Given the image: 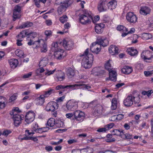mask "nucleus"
Segmentation results:
<instances>
[{"label": "nucleus", "mask_w": 153, "mask_h": 153, "mask_svg": "<svg viewBox=\"0 0 153 153\" xmlns=\"http://www.w3.org/2000/svg\"><path fill=\"white\" fill-rule=\"evenodd\" d=\"M29 34L27 33V32L23 30L21 32L20 34L17 36L20 39L24 38L25 37L26 35H28Z\"/></svg>", "instance_id": "44"}, {"label": "nucleus", "mask_w": 153, "mask_h": 153, "mask_svg": "<svg viewBox=\"0 0 153 153\" xmlns=\"http://www.w3.org/2000/svg\"><path fill=\"white\" fill-rule=\"evenodd\" d=\"M120 134L119 135V136L123 138H125V134H124L123 130L120 129Z\"/></svg>", "instance_id": "59"}, {"label": "nucleus", "mask_w": 153, "mask_h": 153, "mask_svg": "<svg viewBox=\"0 0 153 153\" xmlns=\"http://www.w3.org/2000/svg\"><path fill=\"white\" fill-rule=\"evenodd\" d=\"M82 59V66L85 68L87 69L90 68L91 67V61L89 60L87 57H81Z\"/></svg>", "instance_id": "18"}, {"label": "nucleus", "mask_w": 153, "mask_h": 153, "mask_svg": "<svg viewBox=\"0 0 153 153\" xmlns=\"http://www.w3.org/2000/svg\"><path fill=\"white\" fill-rule=\"evenodd\" d=\"M133 100L131 94L128 95L123 101L124 105L127 107L131 106L133 104Z\"/></svg>", "instance_id": "14"}, {"label": "nucleus", "mask_w": 153, "mask_h": 153, "mask_svg": "<svg viewBox=\"0 0 153 153\" xmlns=\"http://www.w3.org/2000/svg\"><path fill=\"white\" fill-rule=\"evenodd\" d=\"M69 1L66 0L62 4L59 6L58 8V12L59 14H62L65 10L66 8L68 7Z\"/></svg>", "instance_id": "16"}, {"label": "nucleus", "mask_w": 153, "mask_h": 153, "mask_svg": "<svg viewBox=\"0 0 153 153\" xmlns=\"http://www.w3.org/2000/svg\"><path fill=\"white\" fill-rule=\"evenodd\" d=\"M90 49L92 52L98 54L101 49V45L97 42L96 41V42L92 43Z\"/></svg>", "instance_id": "12"}, {"label": "nucleus", "mask_w": 153, "mask_h": 153, "mask_svg": "<svg viewBox=\"0 0 153 153\" xmlns=\"http://www.w3.org/2000/svg\"><path fill=\"white\" fill-rule=\"evenodd\" d=\"M9 62L12 68H14L17 67L18 62V60L15 59H12L9 61Z\"/></svg>", "instance_id": "26"}, {"label": "nucleus", "mask_w": 153, "mask_h": 153, "mask_svg": "<svg viewBox=\"0 0 153 153\" xmlns=\"http://www.w3.org/2000/svg\"><path fill=\"white\" fill-rule=\"evenodd\" d=\"M58 45L56 43H53L51 45V50L54 52L57 51Z\"/></svg>", "instance_id": "46"}, {"label": "nucleus", "mask_w": 153, "mask_h": 153, "mask_svg": "<svg viewBox=\"0 0 153 153\" xmlns=\"http://www.w3.org/2000/svg\"><path fill=\"white\" fill-rule=\"evenodd\" d=\"M56 121L55 119L53 118H51L48 120L47 124L48 126L52 127L55 125Z\"/></svg>", "instance_id": "41"}, {"label": "nucleus", "mask_w": 153, "mask_h": 153, "mask_svg": "<svg viewBox=\"0 0 153 153\" xmlns=\"http://www.w3.org/2000/svg\"><path fill=\"white\" fill-rule=\"evenodd\" d=\"M92 73L95 76L100 77L105 74L104 68L101 67L94 68L92 71Z\"/></svg>", "instance_id": "5"}, {"label": "nucleus", "mask_w": 153, "mask_h": 153, "mask_svg": "<svg viewBox=\"0 0 153 153\" xmlns=\"http://www.w3.org/2000/svg\"><path fill=\"white\" fill-rule=\"evenodd\" d=\"M81 153H92V149L90 147L81 149H80Z\"/></svg>", "instance_id": "38"}, {"label": "nucleus", "mask_w": 153, "mask_h": 153, "mask_svg": "<svg viewBox=\"0 0 153 153\" xmlns=\"http://www.w3.org/2000/svg\"><path fill=\"white\" fill-rule=\"evenodd\" d=\"M21 7L17 5L16 6L14 9L13 11H16L17 12H21Z\"/></svg>", "instance_id": "56"}, {"label": "nucleus", "mask_w": 153, "mask_h": 153, "mask_svg": "<svg viewBox=\"0 0 153 153\" xmlns=\"http://www.w3.org/2000/svg\"><path fill=\"white\" fill-rule=\"evenodd\" d=\"M82 85L79 84V82L75 84L66 85V88L71 89L72 90H74L77 88V87L81 86Z\"/></svg>", "instance_id": "36"}, {"label": "nucleus", "mask_w": 153, "mask_h": 153, "mask_svg": "<svg viewBox=\"0 0 153 153\" xmlns=\"http://www.w3.org/2000/svg\"><path fill=\"white\" fill-rule=\"evenodd\" d=\"M55 126L58 128L63 127L65 126L64 122L61 120H56Z\"/></svg>", "instance_id": "33"}, {"label": "nucleus", "mask_w": 153, "mask_h": 153, "mask_svg": "<svg viewBox=\"0 0 153 153\" xmlns=\"http://www.w3.org/2000/svg\"><path fill=\"white\" fill-rule=\"evenodd\" d=\"M114 125L113 123H110L106 125L105 127L107 131L111 128L114 126Z\"/></svg>", "instance_id": "55"}, {"label": "nucleus", "mask_w": 153, "mask_h": 153, "mask_svg": "<svg viewBox=\"0 0 153 153\" xmlns=\"http://www.w3.org/2000/svg\"><path fill=\"white\" fill-rule=\"evenodd\" d=\"M15 53L17 56L20 58H24L25 57L23 51L19 49H17L15 51Z\"/></svg>", "instance_id": "37"}, {"label": "nucleus", "mask_w": 153, "mask_h": 153, "mask_svg": "<svg viewBox=\"0 0 153 153\" xmlns=\"http://www.w3.org/2000/svg\"><path fill=\"white\" fill-rule=\"evenodd\" d=\"M66 88V85H59L56 87V90H59L61 89H64Z\"/></svg>", "instance_id": "58"}, {"label": "nucleus", "mask_w": 153, "mask_h": 153, "mask_svg": "<svg viewBox=\"0 0 153 153\" xmlns=\"http://www.w3.org/2000/svg\"><path fill=\"white\" fill-rule=\"evenodd\" d=\"M66 53L63 50H60L54 52L55 58L57 60H61L63 59L65 56Z\"/></svg>", "instance_id": "13"}, {"label": "nucleus", "mask_w": 153, "mask_h": 153, "mask_svg": "<svg viewBox=\"0 0 153 153\" xmlns=\"http://www.w3.org/2000/svg\"><path fill=\"white\" fill-rule=\"evenodd\" d=\"M133 102L135 103H139L140 102V98L139 94L137 93V92L136 91H134L133 93Z\"/></svg>", "instance_id": "29"}, {"label": "nucleus", "mask_w": 153, "mask_h": 153, "mask_svg": "<svg viewBox=\"0 0 153 153\" xmlns=\"http://www.w3.org/2000/svg\"><path fill=\"white\" fill-rule=\"evenodd\" d=\"M51 33H52L51 30H46L45 32V34L47 37L51 36Z\"/></svg>", "instance_id": "62"}, {"label": "nucleus", "mask_w": 153, "mask_h": 153, "mask_svg": "<svg viewBox=\"0 0 153 153\" xmlns=\"http://www.w3.org/2000/svg\"><path fill=\"white\" fill-rule=\"evenodd\" d=\"M11 132V131L9 130H6L4 131L2 133V135L7 137V135Z\"/></svg>", "instance_id": "52"}, {"label": "nucleus", "mask_w": 153, "mask_h": 153, "mask_svg": "<svg viewBox=\"0 0 153 153\" xmlns=\"http://www.w3.org/2000/svg\"><path fill=\"white\" fill-rule=\"evenodd\" d=\"M105 67L106 69L108 71H111V65L109 63V61H107L105 65Z\"/></svg>", "instance_id": "48"}, {"label": "nucleus", "mask_w": 153, "mask_h": 153, "mask_svg": "<svg viewBox=\"0 0 153 153\" xmlns=\"http://www.w3.org/2000/svg\"><path fill=\"white\" fill-rule=\"evenodd\" d=\"M53 90L51 89L45 91L43 94L40 95L39 97L36 99L35 101L37 105H42L45 102V98L47 97L51 94Z\"/></svg>", "instance_id": "4"}, {"label": "nucleus", "mask_w": 153, "mask_h": 153, "mask_svg": "<svg viewBox=\"0 0 153 153\" xmlns=\"http://www.w3.org/2000/svg\"><path fill=\"white\" fill-rule=\"evenodd\" d=\"M5 13V8L2 6L0 7V16H3Z\"/></svg>", "instance_id": "54"}, {"label": "nucleus", "mask_w": 153, "mask_h": 153, "mask_svg": "<svg viewBox=\"0 0 153 153\" xmlns=\"http://www.w3.org/2000/svg\"><path fill=\"white\" fill-rule=\"evenodd\" d=\"M35 118V113L33 111H29L27 113L25 116V121L29 124L33 122Z\"/></svg>", "instance_id": "11"}, {"label": "nucleus", "mask_w": 153, "mask_h": 153, "mask_svg": "<svg viewBox=\"0 0 153 153\" xmlns=\"http://www.w3.org/2000/svg\"><path fill=\"white\" fill-rule=\"evenodd\" d=\"M63 47L66 50H69L73 48L74 42L71 40L64 39L62 42Z\"/></svg>", "instance_id": "10"}, {"label": "nucleus", "mask_w": 153, "mask_h": 153, "mask_svg": "<svg viewBox=\"0 0 153 153\" xmlns=\"http://www.w3.org/2000/svg\"><path fill=\"white\" fill-rule=\"evenodd\" d=\"M77 56L87 57V59H88L91 62H92L93 60V55L91 54L88 53V48L87 49L83 54H80Z\"/></svg>", "instance_id": "17"}, {"label": "nucleus", "mask_w": 153, "mask_h": 153, "mask_svg": "<svg viewBox=\"0 0 153 153\" xmlns=\"http://www.w3.org/2000/svg\"><path fill=\"white\" fill-rule=\"evenodd\" d=\"M33 25V23L31 22H27L19 26V28L20 29H23L26 27H28L32 26Z\"/></svg>", "instance_id": "35"}, {"label": "nucleus", "mask_w": 153, "mask_h": 153, "mask_svg": "<svg viewBox=\"0 0 153 153\" xmlns=\"http://www.w3.org/2000/svg\"><path fill=\"white\" fill-rule=\"evenodd\" d=\"M107 129L105 127L104 128H99L97 130V131L99 132H105L107 131Z\"/></svg>", "instance_id": "61"}, {"label": "nucleus", "mask_w": 153, "mask_h": 153, "mask_svg": "<svg viewBox=\"0 0 153 153\" xmlns=\"http://www.w3.org/2000/svg\"><path fill=\"white\" fill-rule=\"evenodd\" d=\"M55 77L58 81H60L63 80L65 78V74L60 71L56 74Z\"/></svg>", "instance_id": "23"}, {"label": "nucleus", "mask_w": 153, "mask_h": 153, "mask_svg": "<svg viewBox=\"0 0 153 153\" xmlns=\"http://www.w3.org/2000/svg\"><path fill=\"white\" fill-rule=\"evenodd\" d=\"M112 105L111 108L112 110H115L117 108V100L115 98H113L111 101Z\"/></svg>", "instance_id": "43"}, {"label": "nucleus", "mask_w": 153, "mask_h": 153, "mask_svg": "<svg viewBox=\"0 0 153 153\" xmlns=\"http://www.w3.org/2000/svg\"><path fill=\"white\" fill-rule=\"evenodd\" d=\"M75 119L79 122H82L85 118V113L79 110H76L74 112Z\"/></svg>", "instance_id": "8"}, {"label": "nucleus", "mask_w": 153, "mask_h": 153, "mask_svg": "<svg viewBox=\"0 0 153 153\" xmlns=\"http://www.w3.org/2000/svg\"><path fill=\"white\" fill-rule=\"evenodd\" d=\"M120 129H115L113 130L112 131L113 134H112L114 135H117L119 136V135L120 134Z\"/></svg>", "instance_id": "53"}, {"label": "nucleus", "mask_w": 153, "mask_h": 153, "mask_svg": "<svg viewBox=\"0 0 153 153\" xmlns=\"http://www.w3.org/2000/svg\"><path fill=\"white\" fill-rule=\"evenodd\" d=\"M117 30L119 31H122V32H127L128 31V29L123 25H119L117 27Z\"/></svg>", "instance_id": "45"}, {"label": "nucleus", "mask_w": 153, "mask_h": 153, "mask_svg": "<svg viewBox=\"0 0 153 153\" xmlns=\"http://www.w3.org/2000/svg\"><path fill=\"white\" fill-rule=\"evenodd\" d=\"M79 84L82 85L81 86H82V88L83 89H85L89 91V89L91 88V87L89 85L83 84L82 82H79Z\"/></svg>", "instance_id": "47"}, {"label": "nucleus", "mask_w": 153, "mask_h": 153, "mask_svg": "<svg viewBox=\"0 0 153 153\" xmlns=\"http://www.w3.org/2000/svg\"><path fill=\"white\" fill-rule=\"evenodd\" d=\"M118 48L115 45H111L110 46L109 48V53L111 55H114L117 54L118 53Z\"/></svg>", "instance_id": "21"}, {"label": "nucleus", "mask_w": 153, "mask_h": 153, "mask_svg": "<svg viewBox=\"0 0 153 153\" xmlns=\"http://www.w3.org/2000/svg\"><path fill=\"white\" fill-rule=\"evenodd\" d=\"M121 72L123 73L128 74L131 73L133 71L131 67L125 65L121 69Z\"/></svg>", "instance_id": "20"}, {"label": "nucleus", "mask_w": 153, "mask_h": 153, "mask_svg": "<svg viewBox=\"0 0 153 153\" xmlns=\"http://www.w3.org/2000/svg\"><path fill=\"white\" fill-rule=\"evenodd\" d=\"M104 26V25L102 23L96 25L95 28V32L97 33H101L103 31Z\"/></svg>", "instance_id": "22"}, {"label": "nucleus", "mask_w": 153, "mask_h": 153, "mask_svg": "<svg viewBox=\"0 0 153 153\" xmlns=\"http://www.w3.org/2000/svg\"><path fill=\"white\" fill-rule=\"evenodd\" d=\"M151 34L149 33H143L141 36L142 39L145 40H147L149 39L152 38Z\"/></svg>", "instance_id": "40"}, {"label": "nucleus", "mask_w": 153, "mask_h": 153, "mask_svg": "<svg viewBox=\"0 0 153 153\" xmlns=\"http://www.w3.org/2000/svg\"><path fill=\"white\" fill-rule=\"evenodd\" d=\"M126 52L131 56H134L137 55L138 51L136 49L133 48H131L127 49Z\"/></svg>", "instance_id": "24"}, {"label": "nucleus", "mask_w": 153, "mask_h": 153, "mask_svg": "<svg viewBox=\"0 0 153 153\" xmlns=\"http://www.w3.org/2000/svg\"><path fill=\"white\" fill-rule=\"evenodd\" d=\"M78 102L75 101L69 100L66 104L67 109L70 111H74L78 108Z\"/></svg>", "instance_id": "9"}, {"label": "nucleus", "mask_w": 153, "mask_h": 153, "mask_svg": "<svg viewBox=\"0 0 153 153\" xmlns=\"http://www.w3.org/2000/svg\"><path fill=\"white\" fill-rule=\"evenodd\" d=\"M21 13L13 11V20L15 21L16 19L20 18L21 17Z\"/></svg>", "instance_id": "39"}, {"label": "nucleus", "mask_w": 153, "mask_h": 153, "mask_svg": "<svg viewBox=\"0 0 153 153\" xmlns=\"http://www.w3.org/2000/svg\"><path fill=\"white\" fill-rule=\"evenodd\" d=\"M10 114L11 118L14 121V123L16 126H19L21 123L22 120L24 118V115L21 114L18 112H10Z\"/></svg>", "instance_id": "2"}, {"label": "nucleus", "mask_w": 153, "mask_h": 153, "mask_svg": "<svg viewBox=\"0 0 153 153\" xmlns=\"http://www.w3.org/2000/svg\"><path fill=\"white\" fill-rule=\"evenodd\" d=\"M6 100V99L5 97L0 96V109H2L5 107V102Z\"/></svg>", "instance_id": "32"}, {"label": "nucleus", "mask_w": 153, "mask_h": 153, "mask_svg": "<svg viewBox=\"0 0 153 153\" xmlns=\"http://www.w3.org/2000/svg\"><path fill=\"white\" fill-rule=\"evenodd\" d=\"M41 40L42 41V40L41 39L38 40L37 41H34L33 43V42L30 40V41L28 42L27 44L29 45H33V46H34L33 47L34 48H38L39 47Z\"/></svg>", "instance_id": "28"}, {"label": "nucleus", "mask_w": 153, "mask_h": 153, "mask_svg": "<svg viewBox=\"0 0 153 153\" xmlns=\"http://www.w3.org/2000/svg\"><path fill=\"white\" fill-rule=\"evenodd\" d=\"M17 97V96L16 94H14L9 99L10 102H12L15 100Z\"/></svg>", "instance_id": "60"}, {"label": "nucleus", "mask_w": 153, "mask_h": 153, "mask_svg": "<svg viewBox=\"0 0 153 153\" xmlns=\"http://www.w3.org/2000/svg\"><path fill=\"white\" fill-rule=\"evenodd\" d=\"M97 42L101 46L102 45L103 47L106 46L109 44V41L108 39L106 38V37H102L97 39Z\"/></svg>", "instance_id": "15"}, {"label": "nucleus", "mask_w": 153, "mask_h": 153, "mask_svg": "<svg viewBox=\"0 0 153 153\" xmlns=\"http://www.w3.org/2000/svg\"><path fill=\"white\" fill-rule=\"evenodd\" d=\"M125 138L127 139H131L132 138V136L129 134H125Z\"/></svg>", "instance_id": "64"}, {"label": "nucleus", "mask_w": 153, "mask_h": 153, "mask_svg": "<svg viewBox=\"0 0 153 153\" xmlns=\"http://www.w3.org/2000/svg\"><path fill=\"white\" fill-rule=\"evenodd\" d=\"M117 5V2L115 0H113L107 3L108 8L111 10L114 9L115 8Z\"/></svg>", "instance_id": "27"}, {"label": "nucleus", "mask_w": 153, "mask_h": 153, "mask_svg": "<svg viewBox=\"0 0 153 153\" xmlns=\"http://www.w3.org/2000/svg\"><path fill=\"white\" fill-rule=\"evenodd\" d=\"M117 118V120H120L124 118V115L123 114H118L116 115Z\"/></svg>", "instance_id": "63"}, {"label": "nucleus", "mask_w": 153, "mask_h": 153, "mask_svg": "<svg viewBox=\"0 0 153 153\" xmlns=\"http://www.w3.org/2000/svg\"><path fill=\"white\" fill-rule=\"evenodd\" d=\"M75 74L74 71L71 68H69L67 71V75L68 78H71L74 77Z\"/></svg>", "instance_id": "31"}, {"label": "nucleus", "mask_w": 153, "mask_h": 153, "mask_svg": "<svg viewBox=\"0 0 153 153\" xmlns=\"http://www.w3.org/2000/svg\"><path fill=\"white\" fill-rule=\"evenodd\" d=\"M56 70V69H55L52 71H48L47 72H46L45 73V75H47L48 76H49L51 74H52L54 73Z\"/></svg>", "instance_id": "57"}, {"label": "nucleus", "mask_w": 153, "mask_h": 153, "mask_svg": "<svg viewBox=\"0 0 153 153\" xmlns=\"http://www.w3.org/2000/svg\"><path fill=\"white\" fill-rule=\"evenodd\" d=\"M150 52L149 51H144L141 54V56L142 58L144 59L145 60H150L152 58L153 56L151 55L149 57H148V56L146 55V53H150Z\"/></svg>", "instance_id": "30"}, {"label": "nucleus", "mask_w": 153, "mask_h": 153, "mask_svg": "<svg viewBox=\"0 0 153 153\" xmlns=\"http://www.w3.org/2000/svg\"><path fill=\"white\" fill-rule=\"evenodd\" d=\"M151 11V9L146 6H143L141 7L140 10V13L144 15H146L149 14Z\"/></svg>", "instance_id": "19"}, {"label": "nucleus", "mask_w": 153, "mask_h": 153, "mask_svg": "<svg viewBox=\"0 0 153 153\" xmlns=\"http://www.w3.org/2000/svg\"><path fill=\"white\" fill-rule=\"evenodd\" d=\"M109 72V79L111 81H115L117 79V73L113 70H111Z\"/></svg>", "instance_id": "25"}, {"label": "nucleus", "mask_w": 153, "mask_h": 153, "mask_svg": "<svg viewBox=\"0 0 153 153\" xmlns=\"http://www.w3.org/2000/svg\"><path fill=\"white\" fill-rule=\"evenodd\" d=\"M68 18L66 15H64L60 17L59 18V20L62 23H63L67 21Z\"/></svg>", "instance_id": "50"}, {"label": "nucleus", "mask_w": 153, "mask_h": 153, "mask_svg": "<svg viewBox=\"0 0 153 153\" xmlns=\"http://www.w3.org/2000/svg\"><path fill=\"white\" fill-rule=\"evenodd\" d=\"M48 63V59L47 58H44L41 60L39 64L40 67H43L46 66Z\"/></svg>", "instance_id": "34"}, {"label": "nucleus", "mask_w": 153, "mask_h": 153, "mask_svg": "<svg viewBox=\"0 0 153 153\" xmlns=\"http://www.w3.org/2000/svg\"><path fill=\"white\" fill-rule=\"evenodd\" d=\"M39 128L38 124L36 123L33 124L32 127V129L33 131H34L36 132V130Z\"/></svg>", "instance_id": "51"}, {"label": "nucleus", "mask_w": 153, "mask_h": 153, "mask_svg": "<svg viewBox=\"0 0 153 153\" xmlns=\"http://www.w3.org/2000/svg\"><path fill=\"white\" fill-rule=\"evenodd\" d=\"M83 14L79 16V19L80 22L82 24L85 25L90 22L91 20L93 19L91 15V12L88 10H84L83 11Z\"/></svg>", "instance_id": "1"}, {"label": "nucleus", "mask_w": 153, "mask_h": 153, "mask_svg": "<svg viewBox=\"0 0 153 153\" xmlns=\"http://www.w3.org/2000/svg\"><path fill=\"white\" fill-rule=\"evenodd\" d=\"M58 107L59 105L57 102L51 101L47 104L45 109L48 111H51L52 112V115L56 117L57 114L56 110L58 108Z\"/></svg>", "instance_id": "3"}, {"label": "nucleus", "mask_w": 153, "mask_h": 153, "mask_svg": "<svg viewBox=\"0 0 153 153\" xmlns=\"http://www.w3.org/2000/svg\"><path fill=\"white\" fill-rule=\"evenodd\" d=\"M42 42L43 43H42V46H40V51L42 52L45 53L47 51V44L45 42H44L43 40L42 41L41 40L40 42Z\"/></svg>", "instance_id": "42"}, {"label": "nucleus", "mask_w": 153, "mask_h": 153, "mask_svg": "<svg viewBox=\"0 0 153 153\" xmlns=\"http://www.w3.org/2000/svg\"><path fill=\"white\" fill-rule=\"evenodd\" d=\"M107 3L108 1L107 0H100L97 6L98 10L100 12L106 11L108 8Z\"/></svg>", "instance_id": "7"}, {"label": "nucleus", "mask_w": 153, "mask_h": 153, "mask_svg": "<svg viewBox=\"0 0 153 153\" xmlns=\"http://www.w3.org/2000/svg\"><path fill=\"white\" fill-rule=\"evenodd\" d=\"M44 71L45 70L43 68V67H41L40 68L38 69L36 71V75L40 76L41 75V73L44 72Z\"/></svg>", "instance_id": "49"}, {"label": "nucleus", "mask_w": 153, "mask_h": 153, "mask_svg": "<svg viewBox=\"0 0 153 153\" xmlns=\"http://www.w3.org/2000/svg\"><path fill=\"white\" fill-rule=\"evenodd\" d=\"M126 19L128 22L130 23H135L137 21V18L134 13L129 12L126 16Z\"/></svg>", "instance_id": "6"}]
</instances>
